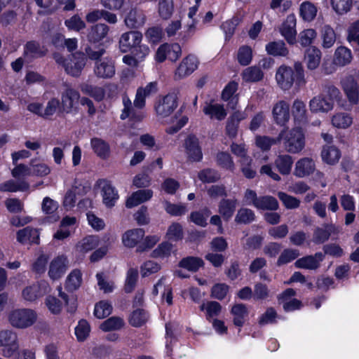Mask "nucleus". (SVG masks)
Wrapping results in <instances>:
<instances>
[{
	"instance_id": "f257e3e1",
	"label": "nucleus",
	"mask_w": 359,
	"mask_h": 359,
	"mask_svg": "<svg viewBox=\"0 0 359 359\" xmlns=\"http://www.w3.org/2000/svg\"><path fill=\"white\" fill-rule=\"evenodd\" d=\"M278 139L283 140L285 149L289 153H299L305 146L304 134L302 129L299 127L290 130H282Z\"/></svg>"
},
{
	"instance_id": "f03ea898",
	"label": "nucleus",
	"mask_w": 359,
	"mask_h": 359,
	"mask_svg": "<svg viewBox=\"0 0 359 359\" xmlns=\"http://www.w3.org/2000/svg\"><path fill=\"white\" fill-rule=\"evenodd\" d=\"M36 318V313L32 309H16L9 313L8 320L13 327L23 329L32 326Z\"/></svg>"
},
{
	"instance_id": "7ed1b4c3",
	"label": "nucleus",
	"mask_w": 359,
	"mask_h": 359,
	"mask_svg": "<svg viewBox=\"0 0 359 359\" xmlns=\"http://www.w3.org/2000/svg\"><path fill=\"white\" fill-rule=\"evenodd\" d=\"M341 86L350 105H359V84L353 76H345L341 80Z\"/></svg>"
},
{
	"instance_id": "20e7f679",
	"label": "nucleus",
	"mask_w": 359,
	"mask_h": 359,
	"mask_svg": "<svg viewBox=\"0 0 359 359\" xmlns=\"http://www.w3.org/2000/svg\"><path fill=\"white\" fill-rule=\"evenodd\" d=\"M0 346L5 347L3 350L4 356H11L19 348L17 334L10 330L0 331Z\"/></svg>"
},
{
	"instance_id": "39448f33",
	"label": "nucleus",
	"mask_w": 359,
	"mask_h": 359,
	"mask_svg": "<svg viewBox=\"0 0 359 359\" xmlns=\"http://www.w3.org/2000/svg\"><path fill=\"white\" fill-rule=\"evenodd\" d=\"M340 232V228L333 224L325 223L321 226L314 229L313 233V242L316 245L325 243L332 235L337 236Z\"/></svg>"
},
{
	"instance_id": "423d86ee",
	"label": "nucleus",
	"mask_w": 359,
	"mask_h": 359,
	"mask_svg": "<svg viewBox=\"0 0 359 359\" xmlns=\"http://www.w3.org/2000/svg\"><path fill=\"white\" fill-rule=\"evenodd\" d=\"M86 64V57L81 52H76L68 58V62L65 65V72L67 74L78 77Z\"/></svg>"
},
{
	"instance_id": "0eeeda50",
	"label": "nucleus",
	"mask_w": 359,
	"mask_h": 359,
	"mask_svg": "<svg viewBox=\"0 0 359 359\" xmlns=\"http://www.w3.org/2000/svg\"><path fill=\"white\" fill-rule=\"evenodd\" d=\"M273 121L279 126H285L290 120V104L285 100L276 102L272 108Z\"/></svg>"
},
{
	"instance_id": "6e6552de",
	"label": "nucleus",
	"mask_w": 359,
	"mask_h": 359,
	"mask_svg": "<svg viewBox=\"0 0 359 359\" xmlns=\"http://www.w3.org/2000/svg\"><path fill=\"white\" fill-rule=\"evenodd\" d=\"M281 35L285 38L290 45H294L297 43L296 31V18L294 15H289L286 20L279 27Z\"/></svg>"
},
{
	"instance_id": "1a4fd4ad",
	"label": "nucleus",
	"mask_w": 359,
	"mask_h": 359,
	"mask_svg": "<svg viewBox=\"0 0 359 359\" xmlns=\"http://www.w3.org/2000/svg\"><path fill=\"white\" fill-rule=\"evenodd\" d=\"M276 79L281 89L283 90L290 89L294 81L293 69L285 65L280 66L276 72Z\"/></svg>"
},
{
	"instance_id": "9d476101",
	"label": "nucleus",
	"mask_w": 359,
	"mask_h": 359,
	"mask_svg": "<svg viewBox=\"0 0 359 359\" xmlns=\"http://www.w3.org/2000/svg\"><path fill=\"white\" fill-rule=\"evenodd\" d=\"M142 39V34L137 31H130L123 33L119 39V48L122 53H127L132 48L137 46Z\"/></svg>"
},
{
	"instance_id": "9b49d317",
	"label": "nucleus",
	"mask_w": 359,
	"mask_h": 359,
	"mask_svg": "<svg viewBox=\"0 0 359 359\" xmlns=\"http://www.w3.org/2000/svg\"><path fill=\"white\" fill-rule=\"evenodd\" d=\"M79 93L70 87H67L62 94V103L60 111L70 113L79 103Z\"/></svg>"
},
{
	"instance_id": "f8f14e48",
	"label": "nucleus",
	"mask_w": 359,
	"mask_h": 359,
	"mask_svg": "<svg viewBox=\"0 0 359 359\" xmlns=\"http://www.w3.org/2000/svg\"><path fill=\"white\" fill-rule=\"evenodd\" d=\"M177 97L175 93H168L156 106V111L162 117L170 115L177 106Z\"/></svg>"
},
{
	"instance_id": "ddd939ff",
	"label": "nucleus",
	"mask_w": 359,
	"mask_h": 359,
	"mask_svg": "<svg viewBox=\"0 0 359 359\" xmlns=\"http://www.w3.org/2000/svg\"><path fill=\"white\" fill-rule=\"evenodd\" d=\"M47 50L41 47L39 42L29 41L25 45L23 56L25 62L29 63L35 59L45 56Z\"/></svg>"
},
{
	"instance_id": "4468645a",
	"label": "nucleus",
	"mask_w": 359,
	"mask_h": 359,
	"mask_svg": "<svg viewBox=\"0 0 359 359\" xmlns=\"http://www.w3.org/2000/svg\"><path fill=\"white\" fill-rule=\"evenodd\" d=\"M322 53L316 46L308 47L304 54V62L309 71L317 69L320 64Z\"/></svg>"
},
{
	"instance_id": "2eb2a0df",
	"label": "nucleus",
	"mask_w": 359,
	"mask_h": 359,
	"mask_svg": "<svg viewBox=\"0 0 359 359\" xmlns=\"http://www.w3.org/2000/svg\"><path fill=\"white\" fill-rule=\"evenodd\" d=\"M196 68V58L192 55L186 57L176 69L175 79L180 80L190 75Z\"/></svg>"
},
{
	"instance_id": "dca6fc26",
	"label": "nucleus",
	"mask_w": 359,
	"mask_h": 359,
	"mask_svg": "<svg viewBox=\"0 0 359 359\" xmlns=\"http://www.w3.org/2000/svg\"><path fill=\"white\" fill-rule=\"evenodd\" d=\"M94 72L102 79H110L115 74V67L113 61L109 59L96 61Z\"/></svg>"
},
{
	"instance_id": "f3484780",
	"label": "nucleus",
	"mask_w": 359,
	"mask_h": 359,
	"mask_svg": "<svg viewBox=\"0 0 359 359\" xmlns=\"http://www.w3.org/2000/svg\"><path fill=\"white\" fill-rule=\"evenodd\" d=\"M185 147L188 158L192 161H200L203 154L199 146L198 138L194 135H189L185 140Z\"/></svg>"
},
{
	"instance_id": "a211bd4d",
	"label": "nucleus",
	"mask_w": 359,
	"mask_h": 359,
	"mask_svg": "<svg viewBox=\"0 0 359 359\" xmlns=\"http://www.w3.org/2000/svg\"><path fill=\"white\" fill-rule=\"evenodd\" d=\"M309 106L312 113H327L334 108V104L329 102L321 93L313 97L310 100Z\"/></svg>"
},
{
	"instance_id": "6ab92c4d",
	"label": "nucleus",
	"mask_w": 359,
	"mask_h": 359,
	"mask_svg": "<svg viewBox=\"0 0 359 359\" xmlns=\"http://www.w3.org/2000/svg\"><path fill=\"white\" fill-rule=\"evenodd\" d=\"M67 269V259L64 256L54 259L50 264L48 275L53 280L59 279Z\"/></svg>"
},
{
	"instance_id": "aec40b11",
	"label": "nucleus",
	"mask_w": 359,
	"mask_h": 359,
	"mask_svg": "<svg viewBox=\"0 0 359 359\" xmlns=\"http://www.w3.org/2000/svg\"><path fill=\"white\" fill-rule=\"evenodd\" d=\"M321 94L329 101L334 104V102H339L342 98L340 90L332 81H324L321 84Z\"/></svg>"
},
{
	"instance_id": "412c9836",
	"label": "nucleus",
	"mask_w": 359,
	"mask_h": 359,
	"mask_svg": "<svg viewBox=\"0 0 359 359\" xmlns=\"http://www.w3.org/2000/svg\"><path fill=\"white\" fill-rule=\"evenodd\" d=\"M145 15L143 11L133 8L130 10L125 18V23L129 28H138L145 22Z\"/></svg>"
},
{
	"instance_id": "4be33fe9",
	"label": "nucleus",
	"mask_w": 359,
	"mask_h": 359,
	"mask_svg": "<svg viewBox=\"0 0 359 359\" xmlns=\"http://www.w3.org/2000/svg\"><path fill=\"white\" fill-rule=\"evenodd\" d=\"M315 169L316 165L313 159L303 158L296 163L294 175L299 177H304L312 174Z\"/></svg>"
},
{
	"instance_id": "5701e85b",
	"label": "nucleus",
	"mask_w": 359,
	"mask_h": 359,
	"mask_svg": "<svg viewBox=\"0 0 359 359\" xmlns=\"http://www.w3.org/2000/svg\"><path fill=\"white\" fill-rule=\"evenodd\" d=\"M109 31V27L105 24L98 23L90 27L87 37L91 43H98L104 39Z\"/></svg>"
},
{
	"instance_id": "b1692460",
	"label": "nucleus",
	"mask_w": 359,
	"mask_h": 359,
	"mask_svg": "<svg viewBox=\"0 0 359 359\" xmlns=\"http://www.w3.org/2000/svg\"><path fill=\"white\" fill-rule=\"evenodd\" d=\"M17 240L21 243H39V232L38 229L27 226L17 232Z\"/></svg>"
},
{
	"instance_id": "393cba45",
	"label": "nucleus",
	"mask_w": 359,
	"mask_h": 359,
	"mask_svg": "<svg viewBox=\"0 0 359 359\" xmlns=\"http://www.w3.org/2000/svg\"><path fill=\"white\" fill-rule=\"evenodd\" d=\"M153 196L151 189H140L134 193L127 199L126 205L128 208H133L139 204L149 201Z\"/></svg>"
},
{
	"instance_id": "a878e982",
	"label": "nucleus",
	"mask_w": 359,
	"mask_h": 359,
	"mask_svg": "<svg viewBox=\"0 0 359 359\" xmlns=\"http://www.w3.org/2000/svg\"><path fill=\"white\" fill-rule=\"evenodd\" d=\"M320 36L322 40L321 46L325 49L332 48L337 41V34L335 31L329 25H325L321 27L320 30Z\"/></svg>"
},
{
	"instance_id": "bb28decb",
	"label": "nucleus",
	"mask_w": 359,
	"mask_h": 359,
	"mask_svg": "<svg viewBox=\"0 0 359 359\" xmlns=\"http://www.w3.org/2000/svg\"><path fill=\"white\" fill-rule=\"evenodd\" d=\"M90 145L95 154L100 158L105 160L110 156V146L104 140L93 137L90 140Z\"/></svg>"
},
{
	"instance_id": "cd10ccee",
	"label": "nucleus",
	"mask_w": 359,
	"mask_h": 359,
	"mask_svg": "<svg viewBox=\"0 0 359 359\" xmlns=\"http://www.w3.org/2000/svg\"><path fill=\"white\" fill-rule=\"evenodd\" d=\"M352 59L351 50L345 46H339L334 53L333 62L337 66L344 67L350 64Z\"/></svg>"
},
{
	"instance_id": "c85d7f7f",
	"label": "nucleus",
	"mask_w": 359,
	"mask_h": 359,
	"mask_svg": "<svg viewBox=\"0 0 359 359\" xmlns=\"http://www.w3.org/2000/svg\"><path fill=\"white\" fill-rule=\"evenodd\" d=\"M144 231L142 229H135L126 231L122 237V241L125 246L133 248L144 237Z\"/></svg>"
},
{
	"instance_id": "c756f323",
	"label": "nucleus",
	"mask_w": 359,
	"mask_h": 359,
	"mask_svg": "<svg viewBox=\"0 0 359 359\" xmlns=\"http://www.w3.org/2000/svg\"><path fill=\"white\" fill-rule=\"evenodd\" d=\"M236 205V199L223 198L219 203L218 212L224 219L227 221L233 216Z\"/></svg>"
},
{
	"instance_id": "7c9ffc66",
	"label": "nucleus",
	"mask_w": 359,
	"mask_h": 359,
	"mask_svg": "<svg viewBox=\"0 0 359 359\" xmlns=\"http://www.w3.org/2000/svg\"><path fill=\"white\" fill-rule=\"evenodd\" d=\"M266 50L269 55L275 57H286L289 54V50L283 40L269 42L266 45Z\"/></svg>"
},
{
	"instance_id": "2f4dec72",
	"label": "nucleus",
	"mask_w": 359,
	"mask_h": 359,
	"mask_svg": "<svg viewBox=\"0 0 359 359\" xmlns=\"http://www.w3.org/2000/svg\"><path fill=\"white\" fill-rule=\"evenodd\" d=\"M293 164L292 156L287 154L279 155L274 161V165L281 175H287L290 173Z\"/></svg>"
},
{
	"instance_id": "473e14b6",
	"label": "nucleus",
	"mask_w": 359,
	"mask_h": 359,
	"mask_svg": "<svg viewBox=\"0 0 359 359\" xmlns=\"http://www.w3.org/2000/svg\"><path fill=\"white\" fill-rule=\"evenodd\" d=\"M124 109L121 115V118L124 120L130 118L135 121H141L144 118V114L141 111L135 110L133 106L131 101L128 98L123 99Z\"/></svg>"
},
{
	"instance_id": "72a5a7b5",
	"label": "nucleus",
	"mask_w": 359,
	"mask_h": 359,
	"mask_svg": "<svg viewBox=\"0 0 359 359\" xmlns=\"http://www.w3.org/2000/svg\"><path fill=\"white\" fill-rule=\"evenodd\" d=\"M241 76L244 81L254 83L262 81L264 78V73L258 66L255 65L245 69Z\"/></svg>"
},
{
	"instance_id": "f704fd0d",
	"label": "nucleus",
	"mask_w": 359,
	"mask_h": 359,
	"mask_svg": "<svg viewBox=\"0 0 359 359\" xmlns=\"http://www.w3.org/2000/svg\"><path fill=\"white\" fill-rule=\"evenodd\" d=\"M103 182H104L102 188L103 203L106 206L111 208L114 205L116 201L118 198V195L111 184L104 180Z\"/></svg>"
},
{
	"instance_id": "c9c22d12",
	"label": "nucleus",
	"mask_w": 359,
	"mask_h": 359,
	"mask_svg": "<svg viewBox=\"0 0 359 359\" xmlns=\"http://www.w3.org/2000/svg\"><path fill=\"white\" fill-rule=\"evenodd\" d=\"M203 260L198 257H187L180 260L178 266L191 272H196L198 269L203 266Z\"/></svg>"
},
{
	"instance_id": "e433bc0d",
	"label": "nucleus",
	"mask_w": 359,
	"mask_h": 359,
	"mask_svg": "<svg viewBox=\"0 0 359 359\" xmlns=\"http://www.w3.org/2000/svg\"><path fill=\"white\" fill-rule=\"evenodd\" d=\"M242 119V114L239 111L233 113L228 118L226 126V134L230 138H235L237 136L238 125Z\"/></svg>"
},
{
	"instance_id": "4c0bfd02",
	"label": "nucleus",
	"mask_w": 359,
	"mask_h": 359,
	"mask_svg": "<svg viewBox=\"0 0 359 359\" xmlns=\"http://www.w3.org/2000/svg\"><path fill=\"white\" fill-rule=\"evenodd\" d=\"M331 122L337 128L346 129L352 125L353 118L347 113L338 112L332 116Z\"/></svg>"
},
{
	"instance_id": "58836bf2",
	"label": "nucleus",
	"mask_w": 359,
	"mask_h": 359,
	"mask_svg": "<svg viewBox=\"0 0 359 359\" xmlns=\"http://www.w3.org/2000/svg\"><path fill=\"white\" fill-rule=\"evenodd\" d=\"M340 156V151L334 146H325L321 151L323 161L330 165H334L337 163Z\"/></svg>"
},
{
	"instance_id": "ea45409f",
	"label": "nucleus",
	"mask_w": 359,
	"mask_h": 359,
	"mask_svg": "<svg viewBox=\"0 0 359 359\" xmlns=\"http://www.w3.org/2000/svg\"><path fill=\"white\" fill-rule=\"evenodd\" d=\"M231 314L233 316V324L237 327H241L244 324L245 318L248 314L247 307L243 304H235L231 310Z\"/></svg>"
},
{
	"instance_id": "a19ab883",
	"label": "nucleus",
	"mask_w": 359,
	"mask_h": 359,
	"mask_svg": "<svg viewBox=\"0 0 359 359\" xmlns=\"http://www.w3.org/2000/svg\"><path fill=\"white\" fill-rule=\"evenodd\" d=\"M292 113L296 121L302 123L307 121L306 105L303 101L299 100L294 101L292 107Z\"/></svg>"
},
{
	"instance_id": "79ce46f5",
	"label": "nucleus",
	"mask_w": 359,
	"mask_h": 359,
	"mask_svg": "<svg viewBox=\"0 0 359 359\" xmlns=\"http://www.w3.org/2000/svg\"><path fill=\"white\" fill-rule=\"evenodd\" d=\"M82 277L81 271L79 269H74L67 278L65 288L72 292L80 287Z\"/></svg>"
},
{
	"instance_id": "37998d69",
	"label": "nucleus",
	"mask_w": 359,
	"mask_h": 359,
	"mask_svg": "<svg viewBox=\"0 0 359 359\" xmlns=\"http://www.w3.org/2000/svg\"><path fill=\"white\" fill-rule=\"evenodd\" d=\"M29 188V184L25 181L16 182L13 180H8L0 184L1 191L15 192L18 191H25Z\"/></svg>"
},
{
	"instance_id": "c03bdc74",
	"label": "nucleus",
	"mask_w": 359,
	"mask_h": 359,
	"mask_svg": "<svg viewBox=\"0 0 359 359\" xmlns=\"http://www.w3.org/2000/svg\"><path fill=\"white\" fill-rule=\"evenodd\" d=\"M255 212L247 208H240L235 217V222L239 224H248L255 220Z\"/></svg>"
},
{
	"instance_id": "a18cd8bd",
	"label": "nucleus",
	"mask_w": 359,
	"mask_h": 359,
	"mask_svg": "<svg viewBox=\"0 0 359 359\" xmlns=\"http://www.w3.org/2000/svg\"><path fill=\"white\" fill-rule=\"evenodd\" d=\"M203 112L205 114L210 116L211 118L215 117L219 121L224 119L226 116V112L223 105L219 104L205 106L203 108Z\"/></svg>"
},
{
	"instance_id": "49530a36",
	"label": "nucleus",
	"mask_w": 359,
	"mask_h": 359,
	"mask_svg": "<svg viewBox=\"0 0 359 359\" xmlns=\"http://www.w3.org/2000/svg\"><path fill=\"white\" fill-rule=\"evenodd\" d=\"M279 205L277 199L271 196L259 197L256 208L259 210H276Z\"/></svg>"
},
{
	"instance_id": "de8ad7c7",
	"label": "nucleus",
	"mask_w": 359,
	"mask_h": 359,
	"mask_svg": "<svg viewBox=\"0 0 359 359\" xmlns=\"http://www.w3.org/2000/svg\"><path fill=\"white\" fill-rule=\"evenodd\" d=\"M295 267L309 270H316L319 268L318 261L313 255H307L297 259L294 262Z\"/></svg>"
},
{
	"instance_id": "09e8293b",
	"label": "nucleus",
	"mask_w": 359,
	"mask_h": 359,
	"mask_svg": "<svg viewBox=\"0 0 359 359\" xmlns=\"http://www.w3.org/2000/svg\"><path fill=\"white\" fill-rule=\"evenodd\" d=\"M147 320L148 315L147 312L144 309H137L131 313L129 323L132 326L138 327L146 323Z\"/></svg>"
},
{
	"instance_id": "8fccbe9b",
	"label": "nucleus",
	"mask_w": 359,
	"mask_h": 359,
	"mask_svg": "<svg viewBox=\"0 0 359 359\" xmlns=\"http://www.w3.org/2000/svg\"><path fill=\"white\" fill-rule=\"evenodd\" d=\"M124 325L123 320L117 316H113L104 320L100 326V328L104 331L109 332L121 329Z\"/></svg>"
},
{
	"instance_id": "3c124183",
	"label": "nucleus",
	"mask_w": 359,
	"mask_h": 359,
	"mask_svg": "<svg viewBox=\"0 0 359 359\" xmlns=\"http://www.w3.org/2000/svg\"><path fill=\"white\" fill-rule=\"evenodd\" d=\"M299 255V250L292 248L285 249L279 256L276 264L278 266L286 264L297 259Z\"/></svg>"
},
{
	"instance_id": "603ef678",
	"label": "nucleus",
	"mask_w": 359,
	"mask_h": 359,
	"mask_svg": "<svg viewBox=\"0 0 359 359\" xmlns=\"http://www.w3.org/2000/svg\"><path fill=\"white\" fill-rule=\"evenodd\" d=\"M198 177L203 183H213L220 179V175L214 169L205 168L198 172Z\"/></svg>"
},
{
	"instance_id": "864d4df0",
	"label": "nucleus",
	"mask_w": 359,
	"mask_h": 359,
	"mask_svg": "<svg viewBox=\"0 0 359 359\" xmlns=\"http://www.w3.org/2000/svg\"><path fill=\"white\" fill-rule=\"evenodd\" d=\"M81 90L83 93L90 95L97 101H101L104 97V90L101 87L84 84L81 87Z\"/></svg>"
},
{
	"instance_id": "5fc2aeb1",
	"label": "nucleus",
	"mask_w": 359,
	"mask_h": 359,
	"mask_svg": "<svg viewBox=\"0 0 359 359\" xmlns=\"http://www.w3.org/2000/svg\"><path fill=\"white\" fill-rule=\"evenodd\" d=\"M173 245L169 242H163L152 251L151 256L154 258H164L170 255Z\"/></svg>"
},
{
	"instance_id": "6e6d98bb",
	"label": "nucleus",
	"mask_w": 359,
	"mask_h": 359,
	"mask_svg": "<svg viewBox=\"0 0 359 359\" xmlns=\"http://www.w3.org/2000/svg\"><path fill=\"white\" fill-rule=\"evenodd\" d=\"M216 160L217 164L222 168L231 171L234 170L235 165L232 157L229 153L224 151L219 152L217 154Z\"/></svg>"
},
{
	"instance_id": "4d7b16f0",
	"label": "nucleus",
	"mask_w": 359,
	"mask_h": 359,
	"mask_svg": "<svg viewBox=\"0 0 359 359\" xmlns=\"http://www.w3.org/2000/svg\"><path fill=\"white\" fill-rule=\"evenodd\" d=\"M238 61L243 66L249 65L252 58V48L248 46L239 48L237 54Z\"/></svg>"
},
{
	"instance_id": "13d9d810",
	"label": "nucleus",
	"mask_w": 359,
	"mask_h": 359,
	"mask_svg": "<svg viewBox=\"0 0 359 359\" xmlns=\"http://www.w3.org/2000/svg\"><path fill=\"white\" fill-rule=\"evenodd\" d=\"M112 311V306L107 302L101 301L95 304L94 315L100 319L109 316Z\"/></svg>"
},
{
	"instance_id": "bf43d9fd",
	"label": "nucleus",
	"mask_w": 359,
	"mask_h": 359,
	"mask_svg": "<svg viewBox=\"0 0 359 359\" xmlns=\"http://www.w3.org/2000/svg\"><path fill=\"white\" fill-rule=\"evenodd\" d=\"M317 33L313 29H306L301 32L299 34V42L302 46H311V44L316 39Z\"/></svg>"
},
{
	"instance_id": "052dcab7",
	"label": "nucleus",
	"mask_w": 359,
	"mask_h": 359,
	"mask_svg": "<svg viewBox=\"0 0 359 359\" xmlns=\"http://www.w3.org/2000/svg\"><path fill=\"white\" fill-rule=\"evenodd\" d=\"M57 290L59 291V297L64 300L66 306H67V311L74 313L76 310L77 307L76 296L72 293L69 295L66 294L62 290V287L60 286L58 287Z\"/></svg>"
},
{
	"instance_id": "680f3d73",
	"label": "nucleus",
	"mask_w": 359,
	"mask_h": 359,
	"mask_svg": "<svg viewBox=\"0 0 359 359\" xmlns=\"http://www.w3.org/2000/svg\"><path fill=\"white\" fill-rule=\"evenodd\" d=\"M316 8L310 2H304L301 5L300 13L305 20H312L316 17Z\"/></svg>"
},
{
	"instance_id": "e2e57ef3",
	"label": "nucleus",
	"mask_w": 359,
	"mask_h": 359,
	"mask_svg": "<svg viewBox=\"0 0 359 359\" xmlns=\"http://www.w3.org/2000/svg\"><path fill=\"white\" fill-rule=\"evenodd\" d=\"M332 6L339 15L346 13L352 6V0H331Z\"/></svg>"
},
{
	"instance_id": "0e129e2a",
	"label": "nucleus",
	"mask_w": 359,
	"mask_h": 359,
	"mask_svg": "<svg viewBox=\"0 0 359 359\" xmlns=\"http://www.w3.org/2000/svg\"><path fill=\"white\" fill-rule=\"evenodd\" d=\"M231 151L238 157L241 158V164L251 162V158L247 156V151L243 144H238L233 142L231 144Z\"/></svg>"
},
{
	"instance_id": "69168bd1",
	"label": "nucleus",
	"mask_w": 359,
	"mask_h": 359,
	"mask_svg": "<svg viewBox=\"0 0 359 359\" xmlns=\"http://www.w3.org/2000/svg\"><path fill=\"white\" fill-rule=\"evenodd\" d=\"M137 278L138 271L137 269H130L128 271L126 281L124 286V290L126 292L130 293L134 290Z\"/></svg>"
},
{
	"instance_id": "338daca9",
	"label": "nucleus",
	"mask_w": 359,
	"mask_h": 359,
	"mask_svg": "<svg viewBox=\"0 0 359 359\" xmlns=\"http://www.w3.org/2000/svg\"><path fill=\"white\" fill-rule=\"evenodd\" d=\"M166 236L169 240L179 241L183 238V230L179 223H172L168 228Z\"/></svg>"
},
{
	"instance_id": "774afa93",
	"label": "nucleus",
	"mask_w": 359,
	"mask_h": 359,
	"mask_svg": "<svg viewBox=\"0 0 359 359\" xmlns=\"http://www.w3.org/2000/svg\"><path fill=\"white\" fill-rule=\"evenodd\" d=\"M278 196L287 209H294L299 206L300 201L284 192H278Z\"/></svg>"
}]
</instances>
